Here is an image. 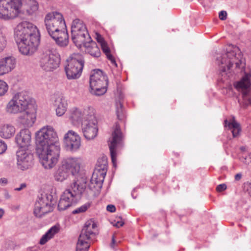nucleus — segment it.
Segmentation results:
<instances>
[{
    "label": "nucleus",
    "mask_w": 251,
    "mask_h": 251,
    "mask_svg": "<svg viewBox=\"0 0 251 251\" xmlns=\"http://www.w3.org/2000/svg\"><path fill=\"white\" fill-rule=\"evenodd\" d=\"M216 64L219 66L222 76L226 79L232 75V68L235 64V73L243 75L241 79L234 83L235 88L242 95V100H239L238 102L244 108L251 105V72L246 67L245 60L239 48L233 45L228 46L226 52L218 54Z\"/></svg>",
    "instance_id": "1"
},
{
    "label": "nucleus",
    "mask_w": 251,
    "mask_h": 251,
    "mask_svg": "<svg viewBox=\"0 0 251 251\" xmlns=\"http://www.w3.org/2000/svg\"><path fill=\"white\" fill-rule=\"evenodd\" d=\"M36 153L45 169H51L57 163L60 145L56 132L52 127L46 126L36 133Z\"/></svg>",
    "instance_id": "2"
},
{
    "label": "nucleus",
    "mask_w": 251,
    "mask_h": 251,
    "mask_svg": "<svg viewBox=\"0 0 251 251\" xmlns=\"http://www.w3.org/2000/svg\"><path fill=\"white\" fill-rule=\"evenodd\" d=\"M14 38L20 52L24 55L32 54L39 44L40 34L37 27L27 21H23L16 26Z\"/></svg>",
    "instance_id": "3"
},
{
    "label": "nucleus",
    "mask_w": 251,
    "mask_h": 251,
    "mask_svg": "<svg viewBox=\"0 0 251 251\" xmlns=\"http://www.w3.org/2000/svg\"><path fill=\"white\" fill-rule=\"evenodd\" d=\"M22 0H0V19H14L21 13Z\"/></svg>",
    "instance_id": "4"
},
{
    "label": "nucleus",
    "mask_w": 251,
    "mask_h": 251,
    "mask_svg": "<svg viewBox=\"0 0 251 251\" xmlns=\"http://www.w3.org/2000/svg\"><path fill=\"white\" fill-rule=\"evenodd\" d=\"M59 62L60 55L55 48L48 47L44 50L40 60V66L43 70L52 71L58 67Z\"/></svg>",
    "instance_id": "5"
},
{
    "label": "nucleus",
    "mask_w": 251,
    "mask_h": 251,
    "mask_svg": "<svg viewBox=\"0 0 251 251\" xmlns=\"http://www.w3.org/2000/svg\"><path fill=\"white\" fill-rule=\"evenodd\" d=\"M71 33L73 42L79 48L82 46L83 44L91 40L86 25L82 21L78 19L73 21Z\"/></svg>",
    "instance_id": "6"
},
{
    "label": "nucleus",
    "mask_w": 251,
    "mask_h": 251,
    "mask_svg": "<svg viewBox=\"0 0 251 251\" xmlns=\"http://www.w3.org/2000/svg\"><path fill=\"white\" fill-rule=\"evenodd\" d=\"M67 62L65 70L67 78L75 79L79 78L84 66L82 56L78 53H74L69 57Z\"/></svg>",
    "instance_id": "7"
},
{
    "label": "nucleus",
    "mask_w": 251,
    "mask_h": 251,
    "mask_svg": "<svg viewBox=\"0 0 251 251\" xmlns=\"http://www.w3.org/2000/svg\"><path fill=\"white\" fill-rule=\"evenodd\" d=\"M29 97L25 92L16 94L8 102L6 111L10 114H17L25 111L29 106Z\"/></svg>",
    "instance_id": "8"
},
{
    "label": "nucleus",
    "mask_w": 251,
    "mask_h": 251,
    "mask_svg": "<svg viewBox=\"0 0 251 251\" xmlns=\"http://www.w3.org/2000/svg\"><path fill=\"white\" fill-rule=\"evenodd\" d=\"M96 224L92 221H87L81 230L76 247V251H88L90 239L95 235Z\"/></svg>",
    "instance_id": "9"
},
{
    "label": "nucleus",
    "mask_w": 251,
    "mask_h": 251,
    "mask_svg": "<svg viewBox=\"0 0 251 251\" xmlns=\"http://www.w3.org/2000/svg\"><path fill=\"white\" fill-rule=\"evenodd\" d=\"M87 111L88 117L82 120L81 129L84 137L90 140L94 139L97 136L98 127L94 108H89Z\"/></svg>",
    "instance_id": "10"
},
{
    "label": "nucleus",
    "mask_w": 251,
    "mask_h": 251,
    "mask_svg": "<svg viewBox=\"0 0 251 251\" xmlns=\"http://www.w3.org/2000/svg\"><path fill=\"white\" fill-rule=\"evenodd\" d=\"M107 76L100 70H95L90 77V86L91 93L100 96L106 91Z\"/></svg>",
    "instance_id": "11"
},
{
    "label": "nucleus",
    "mask_w": 251,
    "mask_h": 251,
    "mask_svg": "<svg viewBox=\"0 0 251 251\" xmlns=\"http://www.w3.org/2000/svg\"><path fill=\"white\" fill-rule=\"evenodd\" d=\"M44 22L50 36L66 27L63 16L57 12L48 13L45 16Z\"/></svg>",
    "instance_id": "12"
},
{
    "label": "nucleus",
    "mask_w": 251,
    "mask_h": 251,
    "mask_svg": "<svg viewBox=\"0 0 251 251\" xmlns=\"http://www.w3.org/2000/svg\"><path fill=\"white\" fill-rule=\"evenodd\" d=\"M52 196L42 194L38 196L34 209V213L37 217H41L45 214L52 211Z\"/></svg>",
    "instance_id": "13"
},
{
    "label": "nucleus",
    "mask_w": 251,
    "mask_h": 251,
    "mask_svg": "<svg viewBox=\"0 0 251 251\" xmlns=\"http://www.w3.org/2000/svg\"><path fill=\"white\" fill-rule=\"evenodd\" d=\"M123 138L120 126L116 123L112 136L108 140V146L112 162L115 166L116 162L117 148L120 145Z\"/></svg>",
    "instance_id": "14"
},
{
    "label": "nucleus",
    "mask_w": 251,
    "mask_h": 251,
    "mask_svg": "<svg viewBox=\"0 0 251 251\" xmlns=\"http://www.w3.org/2000/svg\"><path fill=\"white\" fill-rule=\"evenodd\" d=\"M63 142L67 151H76L81 146V138L77 133L71 130L65 134Z\"/></svg>",
    "instance_id": "15"
},
{
    "label": "nucleus",
    "mask_w": 251,
    "mask_h": 251,
    "mask_svg": "<svg viewBox=\"0 0 251 251\" xmlns=\"http://www.w3.org/2000/svg\"><path fill=\"white\" fill-rule=\"evenodd\" d=\"M89 108H94L91 106H87L85 108L76 106L72 107L68 111V118L73 125H77L84 119L88 118L87 113Z\"/></svg>",
    "instance_id": "16"
},
{
    "label": "nucleus",
    "mask_w": 251,
    "mask_h": 251,
    "mask_svg": "<svg viewBox=\"0 0 251 251\" xmlns=\"http://www.w3.org/2000/svg\"><path fill=\"white\" fill-rule=\"evenodd\" d=\"M27 150L20 149L16 152L17 166L23 171L28 169L33 163V156Z\"/></svg>",
    "instance_id": "17"
},
{
    "label": "nucleus",
    "mask_w": 251,
    "mask_h": 251,
    "mask_svg": "<svg viewBox=\"0 0 251 251\" xmlns=\"http://www.w3.org/2000/svg\"><path fill=\"white\" fill-rule=\"evenodd\" d=\"M36 116L35 110L30 108L29 106L24 112L21 113L17 121L24 127L28 128L32 127L36 121Z\"/></svg>",
    "instance_id": "18"
},
{
    "label": "nucleus",
    "mask_w": 251,
    "mask_h": 251,
    "mask_svg": "<svg viewBox=\"0 0 251 251\" xmlns=\"http://www.w3.org/2000/svg\"><path fill=\"white\" fill-rule=\"evenodd\" d=\"M15 141L17 146L22 150H28L32 142L30 131L24 128L21 129L15 136Z\"/></svg>",
    "instance_id": "19"
},
{
    "label": "nucleus",
    "mask_w": 251,
    "mask_h": 251,
    "mask_svg": "<svg viewBox=\"0 0 251 251\" xmlns=\"http://www.w3.org/2000/svg\"><path fill=\"white\" fill-rule=\"evenodd\" d=\"M81 162L80 158L70 156L64 158L61 163L74 176L79 173Z\"/></svg>",
    "instance_id": "20"
},
{
    "label": "nucleus",
    "mask_w": 251,
    "mask_h": 251,
    "mask_svg": "<svg viewBox=\"0 0 251 251\" xmlns=\"http://www.w3.org/2000/svg\"><path fill=\"white\" fill-rule=\"evenodd\" d=\"M77 201L73 198V195L70 189H66L62 193L58 204V208L60 211L66 210L70 207L73 203Z\"/></svg>",
    "instance_id": "21"
},
{
    "label": "nucleus",
    "mask_w": 251,
    "mask_h": 251,
    "mask_svg": "<svg viewBox=\"0 0 251 251\" xmlns=\"http://www.w3.org/2000/svg\"><path fill=\"white\" fill-rule=\"evenodd\" d=\"M16 59L13 56H7L0 59V76L8 74L15 67Z\"/></svg>",
    "instance_id": "22"
},
{
    "label": "nucleus",
    "mask_w": 251,
    "mask_h": 251,
    "mask_svg": "<svg viewBox=\"0 0 251 251\" xmlns=\"http://www.w3.org/2000/svg\"><path fill=\"white\" fill-rule=\"evenodd\" d=\"M53 105L55 107L56 114L57 116H62L66 112L68 108V102L65 98L61 94L55 96Z\"/></svg>",
    "instance_id": "23"
},
{
    "label": "nucleus",
    "mask_w": 251,
    "mask_h": 251,
    "mask_svg": "<svg viewBox=\"0 0 251 251\" xmlns=\"http://www.w3.org/2000/svg\"><path fill=\"white\" fill-rule=\"evenodd\" d=\"M106 174L94 170L89 187L92 190L99 191L102 187Z\"/></svg>",
    "instance_id": "24"
},
{
    "label": "nucleus",
    "mask_w": 251,
    "mask_h": 251,
    "mask_svg": "<svg viewBox=\"0 0 251 251\" xmlns=\"http://www.w3.org/2000/svg\"><path fill=\"white\" fill-rule=\"evenodd\" d=\"M86 188V181L81 178L75 181L71 186V192L76 201L80 198Z\"/></svg>",
    "instance_id": "25"
},
{
    "label": "nucleus",
    "mask_w": 251,
    "mask_h": 251,
    "mask_svg": "<svg viewBox=\"0 0 251 251\" xmlns=\"http://www.w3.org/2000/svg\"><path fill=\"white\" fill-rule=\"evenodd\" d=\"M50 37L55 41L56 43L59 46L66 47L69 43V35L66 27L60 30L59 32H56Z\"/></svg>",
    "instance_id": "26"
},
{
    "label": "nucleus",
    "mask_w": 251,
    "mask_h": 251,
    "mask_svg": "<svg viewBox=\"0 0 251 251\" xmlns=\"http://www.w3.org/2000/svg\"><path fill=\"white\" fill-rule=\"evenodd\" d=\"M85 48V52L94 57H99L100 55V51L98 47L97 43L92 41H87L84 44H83Z\"/></svg>",
    "instance_id": "27"
},
{
    "label": "nucleus",
    "mask_w": 251,
    "mask_h": 251,
    "mask_svg": "<svg viewBox=\"0 0 251 251\" xmlns=\"http://www.w3.org/2000/svg\"><path fill=\"white\" fill-rule=\"evenodd\" d=\"M15 133V128L11 124H5L0 126V136L8 139L12 137Z\"/></svg>",
    "instance_id": "28"
},
{
    "label": "nucleus",
    "mask_w": 251,
    "mask_h": 251,
    "mask_svg": "<svg viewBox=\"0 0 251 251\" xmlns=\"http://www.w3.org/2000/svg\"><path fill=\"white\" fill-rule=\"evenodd\" d=\"M225 126L228 127L232 133L234 138L237 137L241 131V127L238 123L235 121L233 118L231 121L228 122L227 120H225Z\"/></svg>",
    "instance_id": "29"
},
{
    "label": "nucleus",
    "mask_w": 251,
    "mask_h": 251,
    "mask_svg": "<svg viewBox=\"0 0 251 251\" xmlns=\"http://www.w3.org/2000/svg\"><path fill=\"white\" fill-rule=\"evenodd\" d=\"M70 175V172L61 163V166L58 168L54 174V177L56 181L63 182L67 179Z\"/></svg>",
    "instance_id": "30"
},
{
    "label": "nucleus",
    "mask_w": 251,
    "mask_h": 251,
    "mask_svg": "<svg viewBox=\"0 0 251 251\" xmlns=\"http://www.w3.org/2000/svg\"><path fill=\"white\" fill-rule=\"evenodd\" d=\"M59 230V228L58 226H54L51 227L41 238L40 240V244L41 245H44L50 239L52 238L53 236L57 233Z\"/></svg>",
    "instance_id": "31"
},
{
    "label": "nucleus",
    "mask_w": 251,
    "mask_h": 251,
    "mask_svg": "<svg viewBox=\"0 0 251 251\" xmlns=\"http://www.w3.org/2000/svg\"><path fill=\"white\" fill-rule=\"evenodd\" d=\"M107 165L108 163L106 157L102 156L98 159L95 170L106 174Z\"/></svg>",
    "instance_id": "32"
},
{
    "label": "nucleus",
    "mask_w": 251,
    "mask_h": 251,
    "mask_svg": "<svg viewBox=\"0 0 251 251\" xmlns=\"http://www.w3.org/2000/svg\"><path fill=\"white\" fill-rule=\"evenodd\" d=\"M26 12L32 15L38 9V4L35 0H26Z\"/></svg>",
    "instance_id": "33"
},
{
    "label": "nucleus",
    "mask_w": 251,
    "mask_h": 251,
    "mask_svg": "<svg viewBox=\"0 0 251 251\" xmlns=\"http://www.w3.org/2000/svg\"><path fill=\"white\" fill-rule=\"evenodd\" d=\"M101 48L102 50V51L106 55L107 58L111 61V63L115 66L117 65L116 61L113 57V56L110 53V50L109 48H108L107 43L105 42L104 43H103V44H101L100 45Z\"/></svg>",
    "instance_id": "34"
},
{
    "label": "nucleus",
    "mask_w": 251,
    "mask_h": 251,
    "mask_svg": "<svg viewBox=\"0 0 251 251\" xmlns=\"http://www.w3.org/2000/svg\"><path fill=\"white\" fill-rule=\"evenodd\" d=\"M7 45V38L0 29V52L2 51Z\"/></svg>",
    "instance_id": "35"
},
{
    "label": "nucleus",
    "mask_w": 251,
    "mask_h": 251,
    "mask_svg": "<svg viewBox=\"0 0 251 251\" xmlns=\"http://www.w3.org/2000/svg\"><path fill=\"white\" fill-rule=\"evenodd\" d=\"M116 112L117 118L119 120H122L124 119L125 114L123 112L122 104L120 102L117 104Z\"/></svg>",
    "instance_id": "36"
},
{
    "label": "nucleus",
    "mask_w": 251,
    "mask_h": 251,
    "mask_svg": "<svg viewBox=\"0 0 251 251\" xmlns=\"http://www.w3.org/2000/svg\"><path fill=\"white\" fill-rule=\"evenodd\" d=\"M90 206V203H86L83 205L77 208L75 210H74L72 213L73 214H78L79 213H82L84 212H85L88 208Z\"/></svg>",
    "instance_id": "37"
},
{
    "label": "nucleus",
    "mask_w": 251,
    "mask_h": 251,
    "mask_svg": "<svg viewBox=\"0 0 251 251\" xmlns=\"http://www.w3.org/2000/svg\"><path fill=\"white\" fill-rule=\"evenodd\" d=\"M7 83L3 80H0V96L4 95L8 90Z\"/></svg>",
    "instance_id": "38"
},
{
    "label": "nucleus",
    "mask_w": 251,
    "mask_h": 251,
    "mask_svg": "<svg viewBox=\"0 0 251 251\" xmlns=\"http://www.w3.org/2000/svg\"><path fill=\"white\" fill-rule=\"evenodd\" d=\"M241 161L246 164H251V152L248 155H245L241 158Z\"/></svg>",
    "instance_id": "39"
},
{
    "label": "nucleus",
    "mask_w": 251,
    "mask_h": 251,
    "mask_svg": "<svg viewBox=\"0 0 251 251\" xmlns=\"http://www.w3.org/2000/svg\"><path fill=\"white\" fill-rule=\"evenodd\" d=\"M7 146L4 142L0 140V154L3 153L6 150Z\"/></svg>",
    "instance_id": "40"
},
{
    "label": "nucleus",
    "mask_w": 251,
    "mask_h": 251,
    "mask_svg": "<svg viewBox=\"0 0 251 251\" xmlns=\"http://www.w3.org/2000/svg\"><path fill=\"white\" fill-rule=\"evenodd\" d=\"M96 38L98 42L99 43L100 45L103 44V43H105L103 38L99 34H96Z\"/></svg>",
    "instance_id": "41"
},
{
    "label": "nucleus",
    "mask_w": 251,
    "mask_h": 251,
    "mask_svg": "<svg viewBox=\"0 0 251 251\" xmlns=\"http://www.w3.org/2000/svg\"><path fill=\"white\" fill-rule=\"evenodd\" d=\"M227 13L225 11H221L219 14V18L221 20H225L226 18Z\"/></svg>",
    "instance_id": "42"
},
{
    "label": "nucleus",
    "mask_w": 251,
    "mask_h": 251,
    "mask_svg": "<svg viewBox=\"0 0 251 251\" xmlns=\"http://www.w3.org/2000/svg\"><path fill=\"white\" fill-rule=\"evenodd\" d=\"M226 189V185L225 184H221L217 186L216 190L218 192H222Z\"/></svg>",
    "instance_id": "43"
},
{
    "label": "nucleus",
    "mask_w": 251,
    "mask_h": 251,
    "mask_svg": "<svg viewBox=\"0 0 251 251\" xmlns=\"http://www.w3.org/2000/svg\"><path fill=\"white\" fill-rule=\"evenodd\" d=\"M106 209L108 211L113 212L116 210V208L114 205L112 204H109L107 206Z\"/></svg>",
    "instance_id": "44"
},
{
    "label": "nucleus",
    "mask_w": 251,
    "mask_h": 251,
    "mask_svg": "<svg viewBox=\"0 0 251 251\" xmlns=\"http://www.w3.org/2000/svg\"><path fill=\"white\" fill-rule=\"evenodd\" d=\"M124 224V222L122 221L117 222L115 221L114 223H113V226L118 228L122 226Z\"/></svg>",
    "instance_id": "45"
},
{
    "label": "nucleus",
    "mask_w": 251,
    "mask_h": 251,
    "mask_svg": "<svg viewBox=\"0 0 251 251\" xmlns=\"http://www.w3.org/2000/svg\"><path fill=\"white\" fill-rule=\"evenodd\" d=\"M242 177V174L241 173H238L235 175L234 178L236 181H239Z\"/></svg>",
    "instance_id": "46"
},
{
    "label": "nucleus",
    "mask_w": 251,
    "mask_h": 251,
    "mask_svg": "<svg viewBox=\"0 0 251 251\" xmlns=\"http://www.w3.org/2000/svg\"><path fill=\"white\" fill-rule=\"evenodd\" d=\"M26 187V185L25 183H22L21 184L19 187L16 188L15 189V191H20L25 188Z\"/></svg>",
    "instance_id": "47"
},
{
    "label": "nucleus",
    "mask_w": 251,
    "mask_h": 251,
    "mask_svg": "<svg viewBox=\"0 0 251 251\" xmlns=\"http://www.w3.org/2000/svg\"><path fill=\"white\" fill-rule=\"evenodd\" d=\"M115 238V235H113L112 236V242H111V243L110 244V247H111V248H113V249H114V245H115V243H116Z\"/></svg>",
    "instance_id": "48"
},
{
    "label": "nucleus",
    "mask_w": 251,
    "mask_h": 251,
    "mask_svg": "<svg viewBox=\"0 0 251 251\" xmlns=\"http://www.w3.org/2000/svg\"><path fill=\"white\" fill-rule=\"evenodd\" d=\"M7 183V180L5 178H1L0 179V184L6 185Z\"/></svg>",
    "instance_id": "49"
},
{
    "label": "nucleus",
    "mask_w": 251,
    "mask_h": 251,
    "mask_svg": "<svg viewBox=\"0 0 251 251\" xmlns=\"http://www.w3.org/2000/svg\"><path fill=\"white\" fill-rule=\"evenodd\" d=\"M248 192L249 194L251 196V183H250L249 185L248 188Z\"/></svg>",
    "instance_id": "50"
},
{
    "label": "nucleus",
    "mask_w": 251,
    "mask_h": 251,
    "mask_svg": "<svg viewBox=\"0 0 251 251\" xmlns=\"http://www.w3.org/2000/svg\"><path fill=\"white\" fill-rule=\"evenodd\" d=\"M4 214V210L2 208H0V219H1Z\"/></svg>",
    "instance_id": "51"
},
{
    "label": "nucleus",
    "mask_w": 251,
    "mask_h": 251,
    "mask_svg": "<svg viewBox=\"0 0 251 251\" xmlns=\"http://www.w3.org/2000/svg\"><path fill=\"white\" fill-rule=\"evenodd\" d=\"M4 197L6 199H9L10 198V195L8 194L7 192H5L4 194Z\"/></svg>",
    "instance_id": "52"
}]
</instances>
